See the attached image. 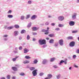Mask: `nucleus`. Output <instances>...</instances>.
Returning <instances> with one entry per match:
<instances>
[{
  "label": "nucleus",
  "instance_id": "338daca9",
  "mask_svg": "<svg viewBox=\"0 0 79 79\" xmlns=\"http://www.w3.org/2000/svg\"><path fill=\"white\" fill-rule=\"evenodd\" d=\"M1 79H5V77H2Z\"/></svg>",
  "mask_w": 79,
  "mask_h": 79
},
{
  "label": "nucleus",
  "instance_id": "5701e85b",
  "mask_svg": "<svg viewBox=\"0 0 79 79\" xmlns=\"http://www.w3.org/2000/svg\"><path fill=\"white\" fill-rule=\"evenodd\" d=\"M15 27L16 29H19V26L18 25H15L14 26Z\"/></svg>",
  "mask_w": 79,
  "mask_h": 79
},
{
  "label": "nucleus",
  "instance_id": "f3484780",
  "mask_svg": "<svg viewBox=\"0 0 79 79\" xmlns=\"http://www.w3.org/2000/svg\"><path fill=\"white\" fill-rule=\"evenodd\" d=\"M32 24V23L31 22H30L28 23V24L27 26V28H29L31 26V25Z\"/></svg>",
  "mask_w": 79,
  "mask_h": 79
},
{
  "label": "nucleus",
  "instance_id": "aec40b11",
  "mask_svg": "<svg viewBox=\"0 0 79 79\" xmlns=\"http://www.w3.org/2000/svg\"><path fill=\"white\" fill-rule=\"evenodd\" d=\"M7 17L9 18H12L13 17V16L12 15H7Z\"/></svg>",
  "mask_w": 79,
  "mask_h": 79
},
{
  "label": "nucleus",
  "instance_id": "a878e982",
  "mask_svg": "<svg viewBox=\"0 0 79 79\" xmlns=\"http://www.w3.org/2000/svg\"><path fill=\"white\" fill-rule=\"evenodd\" d=\"M25 18V17L23 15L21 16L20 19L22 20H24V19Z\"/></svg>",
  "mask_w": 79,
  "mask_h": 79
},
{
  "label": "nucleus",
  "instance_id": "f03ea898",
  "mask_svg": "<svg viewBox=\"0 0 79 79\" xmlns=\"http://www.w3.org/2000/svg\"><path fill=\"white\" fill-rule=\"evenodd\" d=\"M58 19L60 21H63L64 20V17H63V16H59L58 17Z\"/></svg>",
  "mask_w": 79,
  "mask_h": 79
},
{
  "label": "nucleus",
  "instance_id": "a211bd4d",
  "mask_svg": "<svg viewBox=\"0 0 79 79\" xmlns=\"http://www.w3.org/2000/svg\"><path fill=\"white\" fill-rule=\"evenodd\" d=\"M55 59H56V58L54 57L51 58V59H50L51 62H53V61H55Z\"/></svg>",
  "mask_w": 79,
  "mask_h": 79
},
{
  "label": "nucleus",
  "instance_id": "9b49d317",
  "mask_svg": "<svg viewBox=\"0 0 79 79\" xmlns=\"http://www.w3.org/2000/svg\"><path fill=\"white\" fill-rule=\"evenodd\" d=\"M36 18V15H33L31 18V20H34Z\"/></svg>",
  "mask_w": 79,
  "mask_h": 79
},
{
  "label": "nucleus",
  "instance_id": "4468645a",
  "mask_svg": "<svg viewBox=\"0 0 79 79\" xmlns=\"http://www.w3.org/2000/svg\"><path fill=\"white\" fill-rule=\"evenodd\" d=\"M49 44H53L54 43V40L53 39H51L49 41Z\"/></svg>",
  "mask_w": 79,
  "mask_h": 79
},
{
  "label": "nucleus",
  "instance_id": "680f3d73",
  "mask_svg": "<svg viewBox=\"0 0 79 79\" xmlns=\"http://www.w3.org/2000/svg\"><path fill=\"white\" fill-rule=\"evenodd\" d=\"M49 24V23L48 22H46V23H45V25H48Z\"/></svg>",
  "mask_w": 79,
  "mask_h": 79
},
{
  "label": "nucleus",
  "instance_id": "c85d7f7f",
  "mask_svg": "<svg viewBox=\"0 0 79 79\" xmlns=\"http://www.w3.org/2000/svg\"><path fill=\"white\" fill-rule=\"evenodd\" d=\"M30 69L31 71H34L35 69V68L32 67L30 68Z\"/></svg>",
  "mask_w": 79,
  "mask_h": 79
},
{
  "label": "nucleus",
  "instance_id": "13d9d810",
  "mask_svg": "<svg viewBox=\"0 0 79 79\" xmlns=\"http://www.w3.org/2000/svg\"><path fill=\"white\" fill-rule=\"evenodd\" d=\"M64 63L65 64H67V61H64Z\"/></svg>",
  "mask_w": 79,
  "mask_h": 79
},
{
  "label": "nucleus",
  "instance_id": "58836bf2",
  "mask_svg": "<svg viewBox=\"0 0 79 79\" xmlns=\"http://www.w3.org/2000/svg\"><path fill=\"white\" fill-rule=\"evenodd\" d=\"M59 27H63V25L62 24H59L58 25Z\"/></svg>",
  "mask_w": 79,
  "mask_h": 79
},
{
  "label": "nucleus",
  "instance_id": "2f4dec72",
  "mask_svg": "<svg viewBox=\"0 0 79 79\" xmlns=\"http://www.w3.org/2000/svg\"><path fill=\"white\" fill-rule=\"evenodd\" d=\"M77 32H78L77 30L73 31H72V33H73V34H75L76 33H77Z\"/></svg>",
  "mask_w": 79,
  "mask_h": 79
},
{
  "label": "nucleus",
  "instance_id": "c9c22d12",
  "mask_svg": "<svg viewBox=\"0 0 79 79\" xmlns=\"http://www.w3.org/2000/svg\"><path fill=\"white\" fill-rule=\"evenodd\" d=\"M60 77H61V75L59 74L56 76V78H57V79H59V78H60Z\"/></svg>",
  "mask_w": 79,
  "mask_h": 79
},
{
  "label": "nucleus",
  "instance_id": "a19ab883",
  "mask_svg": "<svg viewBox=\"0 0 79 79\" xmlns=\"http://www.w3.org/2000/svg\"><path fill=\"white\" fill-rule=\"evenodd\" d=\"M77 57V56L76 55H74L73 56V59H76V58Z\"/></svg>",
  "mask_w": 79,
  "mask_h": 79
},
{
  "label": "nucleus",
  "instance_id": "f257e3e1",
  "mask_svg": "<svg viewBox=\"0 0 79 79\" xmlns=\"http://www.w3.org/2000/svg\"><path fill=\"white\" fill-rule=\"evenodd\" d=\"M39 43L40 44V45H41L46 44V40L45 39L39 40Z\"/></svg>",
  "mask_w": 79,
  "mask_h": 79
},
{
  "label": "nucleus",
  "instance_id": "7ed1b4c3",
  "mask_svg": "<svg viewBox=\"0 0 79 79\" xmlns=\"http://www.w3.org/2000/svg\"><path fill=\"white\" fill-rule=\"evenodd\" d=\"M48 60L44 59L43 60V61L42 62V64H46L48 63Z\"/></svg>",
  "mask_w": 79,
  "mask_h": 79
},
{
  "label": "nucleus",
  "instance_id": "c756f323",
  "mask_svg": "<svg viewBox=\"0 0 79 79\" xmlns=\"http://www.w3.org/2000/svg\"><path fill=\"white\" fill-rule=\"evenodd\" d=\"M30 38H31V37H30V36L29 35H27V40H28L30 39Z\"/></svg>",
  "mask_w": 79,
  "mask_h": 79
},
{
  "label": "nucleus",
  "instance_id": "4c0bfd02",
  "mask_svg": "<svg viewBox=\"0 0 79 79\" xmlns=\"http://www.w3.org/2000/svg\"><path fill=\"white\" fill-rule=\"evenodd\" d=\"M44 73H40V76H42L44 75Z\"/></svg>",
  "mask_w": 79,
  "mask_h": 79
},
{
  "label": "nucleus",
  "instance_id": "0eeeda50",
  "mask_svg": "<svg viewBox=\"0 0 79 79\" xmlns=\"http://www.w3.org/2000/svg\"><path fill=\"white\" fill-rule=\"evenodd\" d=\"M32 31H37L38 29H39V27H33L32 28Z\"/></svg>",
  "mask_w": 79,
  "mask_h": 79
},
{
  "label": "nucleus",
  "instance_id": "052dcab7",
  "mask_svg": "<svg viewBox=\"0 0 79 79\" xmlns=\"http://www.w3.org/2000/svg\"><path fill=\"white\" fill-rule=\"evenodd\" d=\"M49 32H46L44 33L45 34H46V35H47V34H48Z\"/></svg>",
  "mask_w": 79,
  "mask_h": 79
},
{
  "label": "nucleus",
  "instance_id": "bb28decb",
  "mask_svg": "<svg viewBox=\"0 0 79 79\" xmlns=\"http://www.w3.org/2000/svg\"><path fill=\"white\" fill-rule=\"evenodd\" d=\"M25 58H26V59H31V57H30L29 56H26L25 57Z\"/></svg>",
  "mask_w": 79,
  "mask_h": 79
},
{
  "label": "nucleus",
  "instance_id": "ddd939ff",
  "mask_svg": "<svg viewBox=\"0 0 79 79\" xmlns=\"http://www.w3.org/2000/svg\"><path fill=\"white\" fill-rule=\"evenodd\" d=\"M12 69H13L14 71H17V70H18V69L17 67H12Z\"/></svg>",
  "mask_w": 79,
  "mask_h": 79
},
{
  "label": "nucleus",
  "instance_id": "4be33fe9",
  "mask_svg": "<svg viewBox=\"0 0 79 79\" xmlns=\"http://www.w3.org/2000/svg\"><path fill=\"white\" fill-rule=\"evenodd\" d=\"M34 64H37L38 63V61L37 59H35L33 61Z\"/></svg>",
  "mask_w": 79,
  "mask_h": 79
},
{
  "label": "nucleus",
  "instance_id": "864d4df0",
  "mask_svg": "<svg viewBox=\"0 0 79 79\" xmlns=\"http://www.w3.org/2000/svg\"><path fill=\"white\" fill-rule=\"evenodd\" d=\"M19 39L20 40H22V37H21V36H19Z\"/></svg>",
  "mask_w": 79,
  "mask_h": 79
},
{
  "label": "nucleus",
  "instance_id": "e2e57ef3",
  "mask_svg": "<svg viewBox=\"0 0 79 79\" xmlns=\"http://www.w3.org/2000/svg\"><path fill=\"white\" fill-rule=\"evenodd\" d=\"M48 18H52V16L51 15H48Z\"/></svg>",
  "mask_w": 79,
  "mask_h": 79
},
{
  "label": "nucleus",
  "instance_id": "20e7f679",
  "mask_svg": "<svg viewBox=\"0 0 79 79\" xmlns=\"http://www.w3.org/2000/svg\"><path fill=\"white\" fill-rule=\"evenodd\" d=\"M75 42L74 41L71 42L69 44L70 47H74L75 45Z\"/></svg>",
  "mask_w": 79,
  "mask_h": 79
},
{
  "label": "nucleus",
  "instance_id": "603ef678",
  "mask_svg": "<svg viewBox=\"0 0 79 79\" xmlns=\"http://www.w3.org/2000/svg\"><path fill=\"white\" fill-rule=\"evenodd\" d=\"M4 40H5V41H7V40H8V38H4Z\"/></svg>",
  "mask_w": 79,
  "mask_h": 79
},
{
  "label": "nucleus",
  "instance_id": "e433bc0d",
  "mask_svg": "<svg viewBox=\"0 0 79 79\" xmlns=\"http://www.w3.org/2000/svg\"><path fill=\"white\" fill-rule=\"evenodd\" d=\"M58 43H56L54 44V47H58Z\"/></svg>",
  "mask_w": 79,
  "mask_h": 79
},
{
  "label": "nucleus",
  "instance_id": "7c9ffc66",
  "mask_svg": "<svg viewBox=\"0 0 79 79\" xmlns=\"http://www.w3.org/2000/svg\"><path fill=\"white\" fill-rule=\"evenodd\" d=\"M24 32H26V30H22L21 31V34H24Z\"/></svg>",
  "mask_w": 79,
  "mask_h": 79
},
{
  "label": "nucleus",
  "instance_id": "6ab92c4d",
  "mask_svg": "<svg viewBox=\"0 0 79 79\" xmlns=\"http://www.w3.org/2000/svg\"><path fill=\"white\" fill-rule=\"evenodd\" d=\"M13 27L10 26V27H7V29H8V30H10L11 29H13Z\"/></svg>",
  "mask_w": 79,
  "mask_h": 79
},
{
  "label": "nucleus",
  "instance_id": "2eb2a0df",
  "mask_svg": "<svg viewBox=\"0 0 79 79\" xmlns=\"http://www.w3.org/2000/svg\"><path fill=\"white\" fill-rule=\"evenodd\" d=\"M30 63V61L27 60L23 62V63H24V64H27L28 63Z\"/></svg>",
  "mask_w": 79,
  "mask_h": 79
},
{
  "label": "nucleus",
  "instance_id": "5fc2aeb1",
  "mask_svg": "<svg viewBox=\"0 0 79 79\" xmlns=\"http://www.w3.org/2000/svg\"><path fill=\"white\" fill-rule=\"evenodd\" d=\"M77 53H79V49H77Z\"/></svg>",
  "mask_w": 79,
  "mask_h": 79
},
{
  "label": "nucleus",
  "instance_id": "79ce46f5",
  "mask_svg": "<svg viewBox=\"0 0 79 79\" xmlns=\"http://www.w3.org/2000/svg\"><path fill=\"white\" fill-rule=\"evenodd\" d=\"M32 34L33 35H36L37 34V33L36 32H33Z\"/></svg>",
  "mask_w": 79,
  "mask_h": 79
},
{
  "label": "nucleus",
  "instance_id": "6e6d98bb",
  "mask_svg": "<svg viewBox=\"0 0 79 79\" xmlns=\"http://www.w3.org/2000/svg\"><path fill=\"white\" fill-rule=\"evenodd\" d=\"M36 40V39L35 38H33L32 40V41H33V42H35Z\"/></svg>",
  "mask_w": 79,
  "mask_h": 79
},
{
  "label": "nucleus",
  "instance_id": "72a5a7b5",
  "mask_svg": "<svg viewBox=\"0 0 79 79\" xmlns=\"http://www.w3.org/2000/svg\"><path fill=\"white\" fill-rule=\"evenodd\" d=\"M53 67L54 68H55V69H56V68H58V66L56 65H54Z\"/></svg>",
  "mask_w": 79,
  "mask_h": 79
},
{
  "label": "nucleus",
  "instance_id": "393cba45",
  "mask_svg": "<svg viewBox=\"0 0 79 79\" xmlns=\"http://www.w3.org/2000/svg\"><path fill=\"white\" fill-rule=\"evenodd\" d=\"M19 75L22 76H24L25 75V73L23 72H21L19 74Z\"/></svg>",
  "mask_w": 79,
  "mask_h": 79
},
{
  "label": "nucleus",
  "instance_id": "774afa93",
  "mask_svg": "<svg viewBox=\"0 0 79 79\" xmlns=\"http://www.w3.org/2000/svg\"><path fill=\"white\" fill-rule=\"evenodd\" d=\"M77 3H79V0H77Z\"/></svg>",
  "mask_w": 79,
  "mask_h": 79
},
{
  "label": "nucleus",
  "instance_id": "49530a36",
  "mask_svg": "<svg viewBox=\"0 0 79 79\" xmlns=\"http://www.w3.org/2000/svg\"><path fill=\"white\" fill-rule=\"evenodd\" d=\"M28 4H31V3H32V1H29L28 2Z\"/></svg>",
  "mask_w": 79,
  "mask_h": 79
},
{
  "label": "nucleus",
  "instance_id": "423d86ee",
  "mask_svg": "<svg viewBox=\"0 0 79 79\" xmlns=\"http://www.w3.org/2000/svg\"><path fill=\"white\" fill-rule=\"evenodd\" d=\"M59 43L61 46L63 45V39H61L59 41Z\"/></svg>",
  "mask_w": 79,
  "mask_h": 79
},
{
  "label": "nucleus",
  "instance_id": "1a4fd4ad",
  "mask_svg": "<svg viewBox=\"0 0 79 79\" xmlns=\"http://www.w3.org/2000/svg\"><path fill=\"white\" fill-rule=\"evenodd\" d=\"M76 16H77V14L76 13H74L72 15V18L73 19H76Z\"/></svg>",
  "mask_w": 79,
  "mask_h": 79
},
{
  "label": "nucleus",
  "instance_id": "f704fd0d",
  "mask_svg": "<svg viewBox=\"0 0 79 79\" xmlns=\"http://www.w3.org/2000/svg\"><path fill=\"white\" fill-rule=\"evenodd\" d=\"M49 36L51 37H52L54 36V34H50L49 35Z\"/></svg>",
  "mask_w": 79,
  "mask_h": 79
},
{
  "label": "nucleus",
  "instance_id": "b1692460",
  "mask_svg": "<svg viewBox=\"0 0 79 79\" xmlns=\"http://www.w3.org/2000/svg\"><path fill=\"white\" fill-rule=\"evenodd\" d=\"M67 39L68 40H72V39H73V37L72 36H69L67 37Z\"/></svg>",
  "mask_w": 79,
  "mask_h": 79
},
{
  "label": "nucleus",
  "instance_id": "4d7b16f0",
  "mask_svg": "<svg viewBox=\"0 0 79 79\" xmlns=\"http://www.w3.org/2000/svg\"><path fill=\"white\" fill-rule=\"evenodd\" d=\"M15 66L17 67V68H19V65H18V64L15 65Z\"/></svg>",
  "mask_w": 79,
  "mask_h": 79
},
{
  "label": "nucleus",
  "instance_id": "3c124183",
  "mask_svg": "<svg viewBox=\"0 0 79 79\" xmlns=\"http://www.w3.org/2000/svg\"><path fill=\"white\" fill-rule=\"evenodd\" d=\"M8 35H3V37H7Z\"/></svg>",
  "mask_w": 79,
  "mask_h": 79
},
{
  "label": "nucleus",
  "instance_id": "37998d69",
  "mask_svg": "<svg viewBox=\"0 0 79 79\" xmlns=\"http://www.w3.org/2000/svg\"><path fill=\"white\" fill-rule=\"evenodd\" d=\"M55 23H52L51 24V26H54L55 25Z\"/></svg>",
  "mask_w": 79,
  "mask_h": 79
},
{
  "label": "nucleus",
  "instance_id": "c03bdc74",
  "mask_svg": "<svg viewBox=\"0 0 79 79\" xmlns=\"http://www.w3.org/2000/svg\"><path fill=\"white\" fill-rule=\"evenodd\" d=\"M19 49L20 50H21L23 49V47L22 46H20L19 47Z\"/></svg>",
  "mask_w": 79,
  "mask_h": 79
},
{
  "label": "nucleus",
  "instance_id": "bf43d9fd",
  "mask_svg": "<svg viewBox=\"0 0 79 79\" xmlns=\"http://www.w3.org/2000/svg\"><path fill=\"white\" fill-rule=\"evenodd\" d=\"M74 67H75V68H78V66L77 65H74Z\"/></svg>",
  "mask_w": 79,
  "mask_h": 79
},
{
  "label": "nucleus",
  "instance_id": "6e6552de",
  "mask_svg": "<svg viewBox=\"0 0 79 79\" xmlns=\"http://www.w3.org/2000/svg\"><path fill=\"white\" fill-rule=\"evenodd\" d=\"M75 24L74 22L73 21H70L69 22V24L70 26H73Z\"/></svg>",
  "mask_w": 79,
  "mask_h": 79
},
{
  "label": "nucleus",
  "instance_id": "ea45409f",
  "mask_svg": "<svg viewBox=\"0 0 79 79\" xmlns=\"http://www.w3.org/2000/svg\"><path fill=\"white\" fill-rule=\"evenodd\" d=\"M7 79H10V75H8L7 76Z\"/></svg>",
  "mask_w": 79,
  "mask_h": 79
},
{
  "label": "nucleus",
  "instance_id": "8fccbe9b",
  "mask_svg": "<svg viewBox=\"0 0 79 79\" xmlns=\"http://www.w3.org/2000/svg\"><path fill=\"white\" fill-rule=\"evenodd\" d=\"M55 31H60V29L59 28H57L55 29Z\"/></svg>",
  "mask_w": 79,
  "mask_h": 79
},
{
  "label": "nucleus",
  "instance_id": "f8f14e48",
  "mask_svg": "<svg viewBox=\"0 0 79 79\" xmlns=\"http://www.w3.org/2000/svg\"><path fill=\"white\" fill-rule=\"evenodd\" d=\"M24 50V53H27V52L29 51V50L27 49L26 48H25Z\"/></svg>",
  "mask_w": 79,
  "mask_h": 79
},
{
  "label": "nucleus",
  "instance_id": "dca6fc26",
  "mask_svg": "<svg viewBox=\"0 0 79 79\" xmlns=\"http://www.w3.org/2000/svg\"><path fill=\"white\" fill-rule=\"evenodd\" d=\"M52 75L51 74H49L47 76L49 79H51V78L52 77Z\"/></svg>",
  "mask_w": 79,
  "mask_h": 79
},
{
  "label": "nucleus",
  "instance_id": "39448f33",
  "mask_svg": "<svg viewBox=\"0 0 79 79\" xmlns=\"http://www.w3.org/2000/svg\"><path fill=\"white\" fill-rule=\"evenodd\" d=\"M37 70L35 69L32 72V74L33 76H35L37 75Z\"/></svg>",
  "mask_w": 79,
  "mask_h": 79
},
{
  "label": "nucleus",
  "instance_id": "09e8293b",
  "mask_svg": "<svg viewBox=\"0 0 79 79\" xmlns=\"http://www.w3.org/2000/svg\"><path fill=\"white\" fill-rule=\"evenodd\" d=\"M12 60L13 61H15L16 60V59L15 58L12 59Z\"/></svg>",
  "mask_w": 79,
  "mask_h": 79
},
{
  "label": "nucleus",
  "instance_id": "69168bd1",
  "mask_svg": "<svg viewBox=\"0 0 79 79\" xmlns=\"http://www.w3.org/2000/svg\"><path fill=\"white\" fill-rule=\"evenodd\" d=\"M19 58V56H16L15 58L16 59L17 58Z\"/></svg>",
  "mask_w": 79,
  "mask_h": 79
},
{
  "label": "nucleus",
  "instance_id": "a18cd8bd",
  "mask_svg": "<svg viewBox=\"0 0 79 79\" xmlns=\"http://www.w3.org/2000/svg\"><path fill=\"white\" fill-rule=\"evenodd\" d=\"M47 45L44 44L43 45L42 47H43V48H45V47H47Z\"/></svg>",
  "mask_w": 79,
  "mask_h": 79
},
{
  "label": "nucleus",
  "instance_id": "cd10ccee",
  "mask_svg": "<svg viewBox=\"0 0 79 79\" xmlns=\"http://www.w3.org/2000/svg\"><path fill=\"white\" fill-rule=\"evenodd\" d=\"M42 32H48V31L44 29H43L42 30Z\"/></svg>",
  "mask_w": 79,
  "mask_h": 79
},
{
  "label": "nucleus",
  "instance_id": "412c9836",
  "mask_svg": "<svg viewBox=\"0 0 79 79\" xmlns=\"http://www.w3.org/2000/svg\"><path fill=\"white\" fill-rule=\"evenodd\" d=\"M64 61L63 60H60V63H59V64L60 65H61V64H62V63H64Z\"/></svg>",
  "mask_w": 79,
  "mask_h": 79
},
{
  "label": "nucleus",
  "instance_id": "473e14b6",
  "mask_svg": "<svg viewBox=\"0 0 79 79\" xmlns=\"http://www.w3.org/2000/svg\"><path fill=\"white\" fill-rule=\"evenodd\" d=\"M30 18V15H27V17L26 18V19H27Z\"/></svg>",
  "mask_w": 79,
  "mask_h": 79
},
{
  "label": "nucleus",
  "instance_id": "0e129e2a",
  "mask_svg": "<svg viewBox=\"0 0 79 79\" xmlns=\"http://www.w3.org/2000/svg\"><path fill=\"white\" fill-rule=\"evenodd\" d=\"M68 58H69V60H71V57H70V56H69L68 57Z\"/></svg>",
  "mask_w": 79,
  "mask_h": 79
},
{
  "label": "nucleus",
  "instance_id": "9d476101",
  "mask_svg": "<svg viewBox=\"0 0 79 79\" xmlns=\"http://www.w3.org/2000/svg\"><path fill=\"white\" fill-rule=\"evenodd\" d=\"M19 34V32L18 31H15L14 32V36H17Z\"/></svg>",
  "mask_w": 79,
  "mask_h": 79
},
{
  "label": "nucleus",
  "instance_id": "de8ad7c7",
  "mask_svg": "<svg viewBox=\"0 0 79 79\" xmlns=\"http://www.w3.org/2000/svg\"><path fill=\"white\" fill-rule=\"evenodd\" d=\"M11 12H12V11H11V10H10L8 12H7V13L9 14V13H11Z\"/></svg>",
  "mask_w": 79,
  "mask_h": 79
}]
</instances>
